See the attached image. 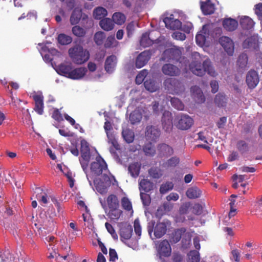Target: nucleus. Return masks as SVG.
<instances>
[{"label": "nucleus", "mask_w": 262, "mask_h": 262, "mask_svg": "<svg viewBox=\"0 0 262 262\" xmlns=\"http://www.w3.org/2000/svg\"><path fill=\"white\" fill-rule=\"evenodd\" d=\"M191 56L193 60L189 63L187 58L182 56V52L179 49L171 48L164 51L162 58L167 61L179 62V66L181 69H186L189 65V69L192 73L198 76H203L205 73L213 77L217 75V73L209 58L205 59L202 64L201 61L203 59L200 53L195 52L192 53Z\"/></svg>", "instance_id": "obj_1"}, {"label": "nucleus", "mask_w": 262, "mask_h": 262, "mask_svg": "<svg viewBox=\"0 0 262 262\" xmlns=\"http://www.w3.org/2000/svg\"><path fill=\"white\" fill-rule=\"evenodd\" d=\"M68 53L72 61L76 64H82L86 62L90 56L89 51L79 45L70 48Z\"/></svg>", "instance_id": "obj_2"}, {"label": "nucleus", "mask_w": 262, "mask_h": 262, "mask_svg": "<svg viewBox=\"0 0 262 262\" xmlns=\"http://www.w3.org/2000/svg\"><path fill=\"white\" fill-rule=\"evenodd\" d=\"M163 85L165 90L170 94H179L184 91L185 88L182 82L174 78H167Z\"/></svg>", "instance_id": "obj_3"}, {"label": "nucleus", "mask_w": 262, "mask_h": 262, "mask_svg": "<svg viewBox=\"0 0 262 262\" xmlns=\"http://www.w3.org/2000/svg\"><path fill=\"white\" fill-rule=\"evenodd\" d=\"M94 183L97 191L103 194L107 192L108 188L111 185V178L107 174L103 173L102 179L94 180Z\"/></svg>", "instance_id": "obj_4"}, {"label": "nucleus", "mask_w": 262, "mask_h": 262, "mask_svg": "<svg viewBox=\"0 0 262 262\" xmlns=\"http://www.w3.org/2000/svg\"><path fill=\"white\" fill-rule=\"evenodd\" d=\"M91 171L97 176H100L103 171L107 170V165L104 160L98 155L96 158V161L91 164Z\"/></svg>", "instance_id": "obj_5"}, {"label": "nucleus", "mask_w": 262, "mask_h": 262, "mask_svg": "<svg viewBox=\"0 0 262 262\" xmlns=\"http://www.w3.org/2000/svg\"><path fill=\"white\" fill-rule=\"evenodd\" d=\"M173 117L169 111H164L161 118V124L163 129L167 133L171 132L173 129Z\"/></svg>", "instance_id": "obj_6"}, {"label": "nucleus", "mask_w": 262, "mask_h": 262, "mask_svg": "<svg viewBox=\"0 0 262 262\" xmlns=\"http://www.w3.org/2000/svg\"><path fill=\"white\" fill-rule=\"evenodd\" d=\"M178 122L176 127L181 130H187L189 129L193 124V120L189 115L181 114L177 117Z\"/></svg>", "instance_id": "obj_7"}, {"label": "nucleus", "mask_w": 262, "mask_h": 262, "mask_svg": "<svg viewBox=\"0 0 262 262\" xmlns=\"http://www.w3.org/2000/svg\"><path fill=\"white\" fill-rule=\"evenodd\" d=\"M219 42L229 55H233L234 46L233 41L230 38L227 36H222L219 38Z\"/></svg>", "instance_id": "obj_8"}, {"label": "nucleus", "mask_w": 262, "mask_h": 262, "mask_svg": "<svg viewBox=\"0 0 262 262\" xmlns=\"http://www.w3.org/2000/svg\"><path fill=\"white\" fill-rule=\"evenodd\" d=\"M161 70L164 75L169 76H178L181 74L180 69L171 63L164 64Z\"/></svg>", "instance_id": "obj_9"}, {"label": "nucleus", "mask_w": 262, "mask_h": 262, "mask_svg": "<svg viewBox=\"0 0 262 262\" xmlns=\"http://www.w3.org/2000/svg\"><path fill=\"white\" fill-rule=\"evenodd\" d=\"M259 81V76L256 71L253 70L249 71L246 76V81L250 89L255 88Z\"/></svg>", "instance_id": "obj_10"}, {"label": "nucleus", "mask_w": 262, "mask_h": 262, "mask_svg": "<svg viewBox=\"0 0 262 262\" xmlns=\"http://www.w3.org/2000/svg\"><path fill=\"white\" fill-rule=\"evenodd\" d=\"M165 26L171 30H179L181 28L182 23L178 19H174L173 15L171 14L169 17H166L163 19Z\"/></svg>", "instance_id": "obj_11"}, {"label": "nucleus", "mask_w": 262, "mask_h": 262, "mask_svg": "<svg viewBox=\"0 0 262 262\" xmlns=\"http://www.w3.org/2000/svg\"><path fill=\"white\" fill-rule=\"evenodd\" d=\"M151 57V53L149 51H144L141 52L137 57L135 66L140 69L147 64Z\"/></svg>", "instance_id": "obj_12"}, {"label": "nucleus", "mask_w": 262, "mask_h": 262, "mask_svg": "<svg viewBox=\"0 0 262 262\" xmlns=\"http://www.w3.org/2000/svg\"><path fill=\"white\" fill-rule=\"evenodd\" d=\"M161 131L158 127L149 125L146 128L145 136L147 139L156 142L160 137Z\"/></svg>", "instance_id": "obj_13"}, {"label": "nucleus", "mask_w": 262, "mask_h": 262, "mask_svg": "<svg viewBox=\"0 0 262 262\" xmlns=\"http://www.w3.org/2000/svg\"><path fill=\"white\" fill-rule=\"evenodd\" d=\"M158 156L161 158H167L174 152L173 148L166 143H161L157 146Z\"/></svg>", "instance_id": "obj_14"}, {"label": "nucleus", "mask_w": 262, "mask_h": 262, "mask_svg": "<svg viewBox=\"0 0 262 262\" xmlns=\"http://www.w3.org/2000/svg\"><path fill=\"white\" fill-rule=\"evenodd\" d=\"M117 63V58L115 55H112L105 59L104 69L108 73H112L115 70Z\"/></svg>", "instance_id": "obj_15"}, {"label": "nucleus", "mask_w": 262, "mask_h": 262, "mask_svg": "<svg viewBox=\"0 0 262 262\" xmlns=\"http://www.w3.org/2000/svg\"><path fill=\"white\" fill-rule=\"evenodd\" d=\"M158 252L163 257H168L171 253V248L167 240H163L159 245Z\"/></svg>", "instance_id": "obj_16"}, {"label": "nucleus", "mask_w": 262, "mask_h": 262, "mask_svg": "<svg viewBox=\"0 0 262 262\" xmlns=\"http://www.w3.org/2000/svg\"><path fill=\"white\" fill-rule=\"evenodd\" d=\"M132 233L133 228L132 226L129 225L122 226L120 228L119 232L121 240L123 242L124 239H129L132 237Z\"/></svg>", "instance_id": "obj_17"}, {"label": "nucleus", "mask_w": 262, "mask_h": 262, "mask_svg": "<svg viewBox=\"0 0 262 262\" xmlns=\"http://www.w3.org/2000/svg\"><path fill=\"white\" fill-rule=\"evenodd\" d=\"M201 9L203 13L206 15L213 14L215 10L214 5L210 0L201 2Z\"/></svg>", "instance_id": "obj_18"}, {"label": "nucleus", "mask_w": 262, "mask_h": 262, "mask_svg": "<svg viewBox=\"0 0 262 262\" xmlns=\"http://www.w3.org/2000/svg\"><path fill=\"white\" fill-rule=\"evenodd\" d=\"M33 98L35 103L34 110L39 115H42L43 112V96L41 95H35L33 96Z\"/></svg>", "instance_id": "obj_19"}, {"label": "nucleus", "mask_w": 262, "mask_h": 262, "mask_svg": "<svg viewBox=\"0 0 262 262\" xmlns=\"http://www.w3.org/2000/svg\"><path fill=\"white\" fill-rule=\"evenodd\" d=\"M87 69L85 68H78L72 69L70 72L69 78L72 79H80L85 75Z\"/></svg>", "instance_id": "obj_20"}, {"label": "nucleus", "mask_w": 262, "mask_h": 262, "mask_svg": "<svg viewBox=\"0 0 262 262\" xmlns=\"http://www.w3.org/2000/svg\"><path fill=\"white\" fill-rule=\"evenodd\" d=\"M167 225L165 223H158L154 228V235L157 238L162 237L166 232Z\"/></svg>", "instance_id": "obj_21"}, {"label": "nucleus", "mask_w": 262, "mask_h": 262, "mask_svg": "<svg viewBox=\"0 0 262 262\" xmlns=\"http://www.w3.org/2000/svg\"><path fill=\"white\" fill-rule=\"evenodd\" d=\"M223 26L226 30L233 31L237 28L238 23L234 19L231 18H226L223 21Z\"/></svg>", "instance_id": "obj_22"}, {"label": "nucleus", "mask_w": 262, "mask_h": 262, "mask_svg": "<svg viewBox=\"0 0 262 262\" xmlns=\"http://www.w3.org/2000/svg\"><path fill=\"white\" fill-rule=\"evenodd\" d=\"M190 91L193 96L197 98L196 101L199 103H203L205 102V97L199 86L196 85L191 86L190 88Z\"/></svg>", "instance_id": "obj_23"}, {"label": "nucleus", "mask_w": 262, "mask_h": 262, "mask_svg": "<svg viewBox=\"0 0 262 262\" xmlns=\"http://www.w3.org/2000/svg\"><path fill=\"white\" fill-rule=\"evenodd\" d=\"M106 204L108 208L119 207L120 201L116 195L111 194L106 198Z\"/></svg>", "instance_id": "obj_24"}, {"label": "nucleus", "mask_w": 262, "mask_h": 262, "mask_svg": "<svg viewBox=\"0 0 262 262\" xmlns=\"http://www.w3.org/2000/svg\"><path fill=\"white\" fill-rule=\"evenodd\" d=\"M201 190L196 186L188 188L186 192V196L190 199L198 198L201 196Z\"/></svg>", "instance_id": "obj_25"}, {"label": "nucleus", "mask_w": 262, "mask_h": 262, "mask_svg": "<svg viewBox=\"0 0 262 262\" xmlns=\"http://www.w3.org/2000/svg\"><path fill=\"white\" fill-rule=\"evenodd\" d=\"M154 188V184L149 180L145 179L141 180L139 182V189L146 192H149Z\"/></svg>", "instance_id": "obj_26"}, {"label": "nucleus", "mask_w": 262, "mask_h": 262, "mask_svg": "<svg viewBox=\"0 0 262 262\" xmlns=\"http://www.w3.org/2000/svg\"><path fill=\"white\" fill-rule=\"evenodd\" d=\"M72 68L73 67L71 63H62L58 67V71L61 75L69 78L70 72Z\"/></svg>", "instance_id": "obj_27"}, {"label": "nucleus", "mask_w": 262, "mask_h": 262, "mask_svg": "<svg viewBox=\"0 0 262 262\" xmlns=\"http://www.w3.org/2000/svg\"><path fill=\"white\" fill-rule=\"evenodd\" d=\"M240 25L243 29L250 30L253 27L254 23L251 18L245 16L241 19Z\"/></svg>", "instance_id": "obj_28"}, {"label": "nucleus", "mask_w": 262, "mask_h": 262, "mask_svg": "<svg viewBox=\"0 0 262 262\" xmlns=\"http://www.w3.org/2000/svg\"><path fill=\"white\" fill-rule=\"evenodd\" d=\"M108 209L109 211L107 213L108 217L112 220H118L122 213V211L119 209V207Z\"/></svg>", "instance_id": "obj_29"}, {"label": "nucleus", "mask_w": 262, "mask_h": 262, "mask_svg": "<svg viewBox=\"0 0 262 262\" xmlns=\"http://www.w3.org/2000/svg\"><path fill=\"white\" fill-rule=\"evenodd\" d=\"M144 85L146 90L150 92H155L159 88L155 80L151 79H146L144 82Z\"/></svg>", "instance_id": "obj_30"}, {"label": "nucleus", "mask_w": 262, "mask_h": 262, "mask_svg": "<svg viewBox=\"0 0 262 262\" xmlns=\"http://www.w3.org/2000/svg\"><path fill=\"white\" fill-rule=\"evenodd\" d=\"M82 16V12L81 10L75 9L71 14V16L70 17V21L71 24L72 25H76L77 24Z\"/></svg>", "instance_id": "obj_31"}, {"label": "nucleus", "mask_w": 262, "mask_h": 262, "mask_svg": "<svg viewBox=\"0 0 262 262\" xmlns=\"http://www.w3.org/2000/svg\"><path fill=\"white\" fill-rule=\"evenodd\" d=\"M186 230L185 228L178 229L172 233L170 238V242L173 243H177L180 241L182 235L186 232Z\"/></svg>", "instance_id": "obj_32"}, {"label": "nucleus", "mask_w": 262, "mask_h": 262, "mask_svg": "<svg viewBox=\"0 0 262 262\" xmlns=\"http://www.w3.org/2000/svg\"><path fill=\"white\" fill-rule=\"evenodd\" d=\"M36 193V198L39 202L47 204L48 202V195L43 190L40 188H36L35 190Z\"/></svg>", "instance_id": "obj_33"}, {"label": "nucleus", "mask_w": 262, "mask_h": 262, "mask_svg": "<svg viewBox=\"0 0 262 262\" xmlns=\"http://www.w3.org/2000/svg\"><path fill=\"white\" fill-rule=\"evenodd\" d=\"M99 25L104 30L108 31L112 30L114 28L113 20L108 18H105L100 21Z\"/></svg>", "instance_id": "obj_34"}, {"label": "nucleus", "mask_w": 262, "mask_h": 262, "mask_svg": "<svg viewBox=\"0 0 262 262\" xmlns=\"http://www.w3.org/2000/svg\"><path fill=\"white\" fill-rule=\"evenodd\" d=\"M140 167V164H139L138 163H131L129 165L128 170L132 177H137L139 174Z\"/></svg>", "instance_id": "obj_35"}, {"label": "nucleus", "mask_w": 262, "mask_h": 262, "mask_svg": "<svg viewBox=\"0 0 262 262\" xmlns=\"http://www.w3.org/2000/svg\"><path fill=\"white\" fill-rule=\"evenodd\" d=\"M107 14L106 10L101 7L96 8L93 12V16L96 19H101L105 17Z\"/></svg>", "instance_id": "obj_36"}, {"label": "nucleus", "mask_w": 262, "mask_h": 262, "mask_svg": "<svg viewBox=\"0 0 262 262\" xmlns=\"http://www.w3.org/2000/svg\"><path fill=\"white\" fill-rule=\"evenodd\" d=\"M140 42L141 46L146 48L152 45L154 43V40L149 37V34L145 33L142 34Z\"/></svg>", "instance_id": "obj_37"}, {"label": "nucleus", "mask_w": 262, "mask_h": 262, "mask_svg": "<svg viewBox=\"0 0 262 262\" xmlns=\"http://www.w3.org/2000/svg\"><path fill=\"white\" fill-rule=\"evenodd\" d=\"M145 155L147 156H154L156 154L155 146L151 143L148 142L143 147Z\"/></svg>", "instance_id": "obj_38"}, {"label": "nucleus", "mask_w": 262, "mask_h": 262, "mask_svg": "<svg viewBox=\"0 0 262 262\" xmlns=\"http://www.w3.org/2000/svg\"><path fill=\"white\" fill-rule=\"evenodd\" d=\"M248 56L245 53L241 54L237 60V64L239 68L243 70H245L248 64Z\"/></svg>", "instance_id": "obj_39"}, {"label": "nucleus", "mask_w": 262, "mask_h": 262, "mask_svg": "<svg viewBox=\"0 0 262 262\" xmlns=\"http://www.w3.org/2000/svg\"><path fill=\"white\" fill-rule=\"evenodd\" d=\"M214 102L219 107L225 106L227 103V99L225 95L220 93L217 94L214 98Z\"/></svg>", "instance_id": "obj_40"}, {"label": "nucleus", "mask_w": 262, "mask_h": 262, "mask_svg": "<svg viewBox=\"0 0 262 262\" xmlns=\"http://www.w3.org/2000/svg\"><path fill=\"white\" fill-rule=\"evenodd\" d=\"M149 175L153 179H159L160 178L163 173L161 169L157 167H151L148 170Z\"/></svg>", "instance_id": "obj_41"}, {"label": "nucleus", "mask_w": 262, "mask_h": 262, "mask_svg": "<svg viewBox=\"0 0 262 262\" xmlns=\"http://www.w3.org/2000/svg\"><path fill=\"white\" fill-rule=\"evenodd\" d=\"M125 16L120 12H116L112 16L113 21L118 25L123 24L125 22Z\"/></svg>", "instance_id": "obj_42"}, {"label": "nucleus", "mask_w": 262, "mask_h": 262, "mask_svg": "<svg viewBox=\"0 0 262 262\" xmlns=\"http://www.w3.org/2000/svg\"><path fill=\"white\" fill-rule=\"evenodd\" d=\"M180 158L177 156H173L168 159L165 163V167H175L180 163Z\"/></svg>", "instance_id": "obj_43"}, {"label": "nucleus", "mask_w": 262, "mask_h": 262, "mask_svg": "<svg viewBox=\"0 0 262 262\" xmlns=\"http://www.w3.org/2000/svg\"><path fill=\"white\" fill-rule=\"evenodd\" d=\"M105 37V34L103 32L99 31L95 34L94 39L95 43L98 46H100L103 44Z\"/></svg>", "instance_id": "obj_44"}, {"label": "nucleus", "mask_w": 262, "mask_h": 262, "mask_svg": "<svg viewBox=\"0 0 262 262\" xmlns=\"http://www.w3.org/2000/svg\"><path fill=\"white\" fill-rule=\"evenodd\" d=\"M59 43L62 45H69L72 41V38L64 34H60L58 36Z\"/></svg>", "instance_id": "obj_45"}, {"label": "nucleus", "mask_w": 262, "mask_h": 262, "mask_svg": "<svg viewBox=\"0 0 262 262\" xmlns=\"http://www.w3.org/2000/svg\"><path fill=\"white\" fill-rule=\"evenodd\" d=\"M122 136L125 141L130 143L133 142L134 139V133L129 129H126L122 132Z\"/></svg>", "instance_id": "obj_46"}, {"label": "nucleus", "mask_w": 262, "mask_h": 262, "mask_svg": "<svg viewBox=\"0 0 262 262\" xmlns=\"http://www.w3.org/2000/svg\"><path fill=\"white\" fill-rule=\"evenodd\" d=\"M173 188V184L171 182H166L161 185L159 191L161 194H164L172 190Z\"/></svg>", "instance_id": "obj_47"}, {"label": "nucleus", "mask_w": 262, "mask_h": 262, "mask_svg": "<svg viewBox=\"0 0 262 262\" xmlns=\"http://www.w3.org/2000/svg\"><path fill=\"white\" fill-rule=\"evenodd\" d=\"M148 71L146 69H144L141 71L136 76L135 79L136 84H141L148 75Z\"/></svg>", "instance_id": "obj_48"}, {"label": "nucleus", "mask_w": 262, "mask_h": 262, "mask_svg": "<svg viewBox=\"0 0 262 262\" xmlns=\"http://www.w3.org/2000/svg\"><path fill=\"white\" fill-rule=\"evenodd\" d=\"M121 203L122 207L124 210L127 211H133L132 203L127 197H123L121 199Z\"/></svg>", "instance_id": "obj_49"}, {"label": "nucleus", "mask_w": 262, "mask_h": 262, "mask_svg": "<svg viewBox=\"0 0 262 262\" xmlns=\"http://www.w3.org/2000/svg\"><path fill=\"white\" fill-rule=\"evenodd\" d=\"M170 102L172 106L178 110H183L184 108V105L181 101L176 97L171 98Z\"/></svg>", "instance_id": "obj_50"}, {"label": "nucleus", "mask_w": 262, "mask_h": 262, "mask_svg": "<svg viewBox=\"0 0 262 262\" xmlns=\"http://www.w3.org/2000/svg\"><path fill=\"white\" fill-rule=\"evenodd\" d=\"M72 31L73 34L77 37H83L86 33L85 30L79 26H74Z\"/></svg>", "instance_id": "obj_51"}, {"label": "nucleus", "mask_w": 262, "mask_h": 262, "mask_svg": "<svg viewBox=\"0 0 262 262\" xmlns=\"http://www.w3.org/2000/svg\"><path fill=\"white\" fill-rule=\"evenodd\" d=\"M236 147L238 151L243 153L248 150V145L244 140H239L236 143Z\"/></svg>", "instance_id": "obj_52"}, {"label": "nucleus", "mask_w": 262, "mask_h": 262, "mask_svg": "<svg viewBox=\"0 0 262 262\" xmlns=\"http://www.w3.org/2000/svg\"><path fill=\"white\" fill-rule=\"evenodd\" d=\"M141 115L138 112H133L130 113L129 119L132 124L139 122L141 119Z\"/></svg>", "instance_id": "obj_53"}, {"label": "nucleus", "mask_w": 262, "mask_h": 262, "mask_svg": "<svg viewBox=\"0 0 262 262\" xmlns=\"http://www.w3.org/2000/svg\"><path fill=\"white\" fill-rule=\"evenodd\" d=\"M136 25L137 24L135 22L132 21L128 23L126 26V30L127 32V36L128 37H131L133 34L135 30Z\"/></svg>", "instance_id": "obj_54"}, {"label": "nucleus", "mask_w": 262, "mask_h": 262, "mask_svg": "<svg viewBox=\"0 0 262 262\" xmlns=\"http://www.w3.org/2000/svg\"><path fill=\"white\" fill-rule=\"evenodd\" d=\"M200 255L197 251H191L187 262H199Z\"/></svg>", "instance_id": "obj_55"}, {"label": "nucleus", "mask_w": 262, "mask_h": 262, "mask_svg": "<svg viewBox=\"0 0 262 262\" xmlns=\"http://www.w3.org/2000/svg\"><path fill=\"white\" fill-rule=\"evenodd\" d=\"M140 197L144 205L147 206L149 205L150 203V198L149 194L141 192Z\"/></svg>", "instance_id": "obj_56"}, {"label": "nucleus", "mask_w": 262, "mask_h": 262, "mask_svg": "<svg viewBox=\"0 0 262 262\" xmlns=\"http://www.w3.org/2000/svg\"><path fill=\"white\" fill-rule=\"evenodd\" d=\"M116 40L114 36H108L105 43H104V47L105 48H110L114 46V43L116 42Z\"/></svg>", "instance_id": "obj_57"}, {"label": "nucleus", "mask_w": 262, "mask_h": 262, "mask_svg": "<svg viewBox=\"0 0 262 262\" xmlns=\"http://www.w3.org/2000/svg\"><path fill=\"white\" fill-rule=\"evenodd\" d=\"M134 227L136 234L138 236H140L141 235L142 230L139 220L136 219L135 220Z\"/></svg>", "instance_id": "obj_58"}, {"label": "nucleus", "mask_w": 262, "mask_h": 262, "mask_svg": "<svg viewBox=\"0 0 262 262\" xmlns=\"http://www.w3.org/2000/svg\"><path fill=\"white\" fill-rule=\"evenodd\" d=\"M80 152L90 151L89 144L85 140H82L80 142Z\"/></svg>", "instance_id": "obj_59"}, {"label": "nucleus", "mask_w": 262, "mask_h": 262, "mask_svg": "<svg viewBox=\"0 0 262 262\" xmlns=\"http://www.w3.org/2000/svg\"><path fill=\"white\" fill-rule=\"evenodd\" d=\"M52 117L54 120L58 122L61 121L63 120L61 114L58 109L54 111Z\"/></svg>", "instance_id": "obj_60"}, {"label": "nucleus", "mask_w": 262, "mask_h": 262, "mask_svg": "<svg viewBox=\"0 0 262 262\" xmlns=\"http://www.w3.org/2000/svg\"><path fill=\"white\" fill-rule=\"evenodd\" d=\"M255 13L259 19L262 21V3H259L255 6Z\"/></svg>", "instance_id": "obj_61"}, {"label": "nucleus", "mask_w": 262, "mask_h": 262, "mask_svg": "<svg viewBox=\"0 0 262 262\" xmlns=\"http://www.w3.org/2000/svg\"><path fill=\"white\" fill-rule=\"evenodd\" d=\"M172 36L173 38L180 40H184L186 38L185 34L180 32H174L172 34Z\"/></svg>", "instance_id": "obj_62"}, {"label": "nucleus", "mask_w": 262, "mask_h": 262, "mask_svg": "<svg viewBox=\"0 0 262 262\" xmlns=\"http://www.w3.org/2000/svg\"><path fill=\"white\" fill-rule=\"evenodd\" d=\"M110 261H115L118 257L116 250L114 249H110L109 250Z\"/></svg>", "instance_id": "obj_63"}, {"label": "nucleus", "mask_w": 262, "mask_h": 262, "mask_svg": "<svg viewBox=\"0 0 262 262\" xmlns=\"http://www.w3.org/2000/svg\"><path fill=\"white\" fill-rule=\"evenodd\" d=\"M195 40L198 45L202 46L205 43V36L202 34H196L195 36Z\"/></svg>", "instance_id": "obj_64"}]
</instances>
